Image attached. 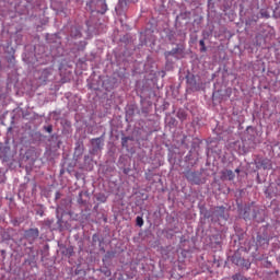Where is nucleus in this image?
Instances as JSON below:
<instances>
[{"mask_svg":"<svg viewBox=\"0 0 280 280\" xmlns=\"http://www.w3.org/2000/svg\"><path fill=\"white\" fill-rule=\"evenodd\" d=\"M187 182L191 183V185H200L201 179H200V174L196 172L188 171L185 174Z\"/></svg>","mask_w":280,"mask_h":280,"instance_id":"obj_2","label":"nucleus"},{"mask_svg":"<svg viewBox=\"0 0 280 280\" xmlns=\"http://www.w3.org/2000/svg\"><path fill=\"white\" fill-rule=\"evenodd\" d=\"M226 208L224 206L215 207L212 215L213 218H217V220H226Z\"/></svg>","mask_w":280,"mask_h":280,"instance_id":"obj_3","label":"nucleus"},{"mask_svg":"<svg viewBox=\"0 0 280 280\" xmlns=\"http://www.w3.org/2000/svg\"><path fill=\"white\" fill-rule=\"evenodd\" d=\"M236 172H240V170H236Z\"/></svg>","mask_w":280,"mask_h":280,"instance_id":"obj_20","label":"nucleus"},{"mask_svg":"<svg viewBox=\"0 0 280 280\" xmlns=\"http://www.w3.org/2000/svg\"><path fill=\"white\" fill-rule=\"evenodd\" d=\"M96 200H98V202H106V195L105 194L97 195Z\"/></svg>","mask_w":280,"mask_h":280,"instance_id":"obj_10","label":"nucleus"},{"mask_svg":"<svg viewBox=\"0 0 280 280\" xmlns=\"http://www.w3.org/2000/svg\"><path fill=\"white\" fill-rule=\"evenodd\" d=\"M37 215H40V218H43V215H45V212L43 210L37 211Z\"/></svg>","mask_w":280,"mask_h":280,"instance_id":"obj_15","label":"nucleus"},{"mask_svg":"<svg viewBox=\"0 0 280 280\" xmlns=\"http://www.w3.org/2000/svg\"><path fill=\"white\" fill-rule=\"evenodd\" d=\"M276 275H279V270L276 271Z\"/></svg>","mask_w":280,"mask_h":280,"instance_id":"obj_19","label":"nucleus"},{"mask_svg":"<svg viewBox=\"0 0 280 280\" xmlns=\"http://www.w3.org/2000/svg\"><path fill=\"white\" fill-rule=\"evenodd\" d=\"M269 266H272V262L271 261H268Z\"/></svg>","mask_w":280,"mask_h":280,"instance_id":"obj_17","label":"nucleus"},{"mask_svg":"<svg viewBox=\"0 0 280 280\" xmlns=\"http://www.w3.org/2000/svg\"><path fill=\"white\" fill-rule=\"evenodd\" d=\"M136 222H137V226H143V218L137 217Z\"/></svg>","mask_w":280,"mask_h":280,"instance_id":"obj_13","label":"nucleus"},{"mask_svg":"<svg viewBox=\"0 0 280 280\" xmlns=\"http://www.w3.org/2000/svg\"><path fill=\"white\" fill-rule=\"evenodd\" d=\"M199 45H200V51L202 52V54H205V51H207V46L205 45V39H200L199 40Z\"/></svg>","mask_w":280,"mask_h":280,"instance_id":"obj_9","label":"nucleus"},{"mask_svg":"<svg viewBox=\"0 0 280 280\" xmlns=\"http://www.w3.org/2000/svg\"><path fill=\"white\" fill-rule=\"evenodd\" d=\"M232 280H250V279L244 277V275L242 273H235L232 276Z\"/></svg>","mask_w":280,"mask_h":280,"instance_id":"obj_8","label":"nucleus"},{"mask_svg":"<svg viewBox=\"0 0 280 280\" xmlns=\"http://www.w3.org/2000/svg\"><path fill=\"white\" fill-rule=\"evenodd\" d=\"M253 218H257V214H254Z\"/></svg>","mask_w":280,"mask_h":280,"instance_id":"obj_18","label":"nucleus"},{"mask_svg":"<svg viewBox=\"0 0 280 280\" xmlns=\"http://www.w3.org/2000/svg\"><path fill=\"white\" fill-rule=\"evenodd\" d=\"M233 264H235L236 266H241V268H246V270H248L250 268V261H248L242 257H234Z\"/></svg>","mask_w":280,"mask_h":280,"instance_id":"obj_4","label":"nucleus"},{"mask_svg":"<svg viewBox=\"0 0 280 280\" xmlns=\"http://www.w3.org/2000/svg\"><path fill=\"white\" fill-rule=\"evenodd\" d=\"M91 143L94 152H97V150H102V147L104 145V140L102 138H94L91 140Z\"/></svg>","mask_w":280,"mask_h":280,"instance_id":"obj_5","label":"nucleus"},{"mask_svg":"<svg viewBox=\"0 0 280 280\" xmlns=\"http://www.w3.org/2000/svg\"><path fill=\"white\" fill-rule=\"evenodd\" d=\"M46 132H48L49 135H51V132H54V127L51 125L45 127Z\"/></svg>","mask_w":280,"mask_h":280,"instance_id":"obj_14","label":"nucleus"},{"mask_svg":"<svg viewBox=\"0 0 280 280\" xmlns=\"http://www.w3.org/2000/svg\"><path fill=\"white\" fill-rule=\"evenodd\" d=\"M259 164L262 170H272V161H270L269 159L261 160Z\"/></svg>","mask_w":280,"mask_h":280,"instance_id":"obj_6","label":"nucleus"},{"mask_svg":"<svg viewBox=\"0 0 280 280\" xmlns=\"http://www.w3.org/2000/svg\"><path fill=\"white\" fill-rule=\"evenodd\" d=\"M38 235H40V231L37 228H31L24 232V237L30 244H34L38 240Z\"/></svg>","mask_w":280,"mask_h":280,"instance_id":"obj_1","label":"nucleus"},{"mask_svg":"<svg viewBox=\"0 0 280 280\" xmlns=\"http://www.w3.org/2000/svg\"><path fill=\"white\" fill-rule=\"evenodd\" d=\"M106 10H108V4H106V0L103 1L101 14H106Z\"/></svg>","mask_w":280,"mask_h":280,"instance_id":"obj_11","label":"nucleus"},{"mask_svg":"<svg viewBox=\"0 0 280 280\" xmlns=\"http://www.w3.org/2000/svg\"><path fill=\"white\" fill-rule=\"evenodd\" d=\"M128 138L122 139V145H126Z\"/></svg>","mask_w":280,"mask_h":280,"instance_id":"obj_16","label":"nucleus"},{"mask_svg":"<svg viewBox=\"0 0 280 280\" xmlns=\"http://www.w3.org/2000/svg\"><path fill=\"white\" fill-rule=\"evenodd\" d=\"M223 176L229 180H233V178H235V173H233L231 170H226L223 172Z\"/></svg>","mask_w":280,"mask_h":280,"instance_id":"obj_7","label":"nucleus"},{"mask_svg":"<svg viewBox=\"0 0 280 280\" xmlns=\"http://www.w3.org/2000/svg\"><path fill=\"white\" fill-rule=\"evenodd\" d=\"M175 54H178V48H174L171 51L165 52V56H175Z\"/></svg>","mask_w":280,"mask_h":280,"instance_id":"obj_12","label":"nucleus"}]
</instances>
